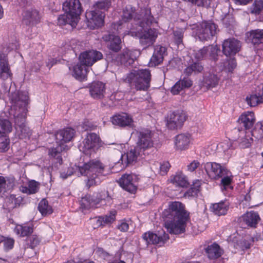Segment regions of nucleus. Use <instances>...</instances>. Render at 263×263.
<instances>
[{
    "instance_id": "72a5a7b5",
    "label": "nucleus",
    "mask_w": 263,
    "mask_h": 263,
    "mask_svg": "<svg viewBox=\"0 0 263 263\" xmlns=\"http://www.w3.org/2000/svg\"><path fill=\"white\" fill-rule=\"evenodd\" d=\"M249 41L255 45L263 43V29H255L248 32Z\"/></svg>"
},
{
    "instance_id": "603ef678",
    "label": "nucleus",
    "mask_w": 263,
    "mask_h": 263,
    "mask_svg": "<svg viewBox=\"0 0 263 263\" xmlns=\"http://www.w3.org/2000/svg\"><path fill=\"white\" fill-rule=\"evenodd\" d=\"M26 241L27 248H33L39 245L40 240L37 235H32L27 237Z\"/></svg>"
},
{
    "instance_id": "1a4fd4ad",
    "label": "nucleus",
    "mask_w": 263,
    "mask_h": 263,
    "mask_svg": "<svg viewBox=\"0 0 263 263\" xmlns=\"http://www.w3.org/2000/svg\"><path fill=\"white\" fill-rule=\"evenodd\" d=\"M100 146V138L95 133L88 134L79 146V150L86 156L95 153Z\"/></svg>"
},
{
    "instance_id": "a211bd4d",
    "label": "nucleus",
    "mask_w": 263,
    "mask_h": 263,
    "mask_svg": "<svg viewBox=\"0 0 263 263\" xmlns=\"http://www.w3.org/2000/svg\"><path fill=\"white\" fill-rule=\"evenodd\" d=\"M102 58L101 52L96 50H90L81 53L79 56V62L81 64L86 66H91L97 61Z\"/></svg>"
},
{
    "instance_id": "09e8293b",
    "label": "nucleus",
    "mask_w": 263,
    "mask_h": 263,
    "mask_svg": "<svg viewBox=\"0 0 263 263\" xmlns=\"http://www.w3.org/2000/svg\"><path fill=\"white\" fill-rule=\"evenodd\" d=\"M10 140L5 133L0 131V152L7 151L9 148Z\"/></svg>"
},
{
    "instance_id": "c85d7f7f",
    "label": "nucleus",
    "mask_w": 263,
    "mask_h": 263,
    "mask_svg": "<svg viewBox=\"0 0 263 263\" xmlns=\"http://www.w3.org/2000/svg\"><path fill=\"white\" fill-rule=\"evenodd\" d=\"M192 81L189 78H184L177 81L171 88V92L173 95H178L182 90L190 88L192 85Z\"/></svg>"
},
{
    "instance_id": "58836bf2",
    "label": "nucleus",
    "mask_w": 263,
    "mask_h": 263,
    "mask_svg": "<svg viewBox=\"0 0 263 263\" xmlns=\"http://www.w3.org/2000/svg\"><path fill=\"white\" fill-rule=\"evenodd\" d=\"M219 79L215 74H205L203 78L202 86L210 88L216 87L218 83Z\"/></svg>"
},
{
    "instance_id": "2eb2a0df",
    "label": "nucleus",
    "mask_w": 263,
    "mask_h": 263,
    "mask_svg": "<svg viewBox=\"0 0 263 263\" xmlns=\"http://www.w3.org/2000/svg\"><path fill=\"white\" fill-rule=\"evenodd\" d=\"M63 9L66 13L73 16V21L79 22L82 12V7L79 0H67L63 4Z\"/></svg>"
},
{
    "instance_id": "b1692460",
    "label": "nucleus",
    "mask_w": 263,
    "mask_h": 263,
    "mask_svg": "<svg viewBox=\"0 0 263 263\" xmlns=\"http://www.w3.org/2000/svg\"><path fill=\"white\" fill-rule=\"evenodd\" d=\"M260 220L258 213L251 211L247 212L240 218V223L242 227L255 228Z\"/></svg>"
},
{
    "instance_id": "473e14b6",
    "label": "nucleus",
    "mask_w": 263,
    "mask_h": 263,
    "mask_svg": "<svg viewBox=\"0 0 263 263\" xmlns=\"http://www.w3.org/2000/svg\"><path fill=\"white\" fill-rule=\"evenodd\" d=\"M255 121L254 114L252 111H248L242 114L238 119V122L246 129L250 128Z\"/></svg>"
},
{
    "instance_id": "a878e982",
    "label": "nucleus",
    "mask_w": 263,
    "mask_h": 263,
    "mask_svg": "<svg viewBox=\"0 0 263 263\" xmlns=\"http://www.w3.org/2000/svg\"><path fill=\"white\" fill-rule=\"evenodd\" d=\"M218 49L216 47L209 46L208 47H204L202 49H200L197 51H194L192 55H193V59L194 58L197 62L202 60L205 58L209 54L210 57L215 59V55L217 54ZM192 57H191V58Z\"/></svg>"
},
{
    "instance_id": "cd10ccee",
    "label": "nucleus",
    "mask_w": 263,
    "mask_h": 263,
    "mask_svg": "<svg viewBox=\"0 0 263 263\" xmlns=\"http://www.w3.org/2000/svg\"><path fill=\"white\" fill-rule=\"evenodd\" d=\"M105 86L101 82H93L89 86V92L93 99H101L104 97Z\"/></svg>"
},
{
    "instance_id": "680f3d73",
    "label": "nucleus",
    "mask_w": 263,
    "mask_h": 263,
    "mask_svg": "<svg viewBox=\"0 0 263 263\" xmlns=\"http://www.w3.org/2000/svg\"><path fill=\"white\" fill-rule=\"evenodd\" d=\"M118 229L121 232H126L129 229V224L127 221L125 220H122L119 221L118 225Z\"/></svg>"
},
{
    "instance_id": "5fc2aeb1",
    "label": "nucleus",
    "mask_w": 263,
    "mask_h": 263,
    "mask_svg": "<svg viewBox=\"0 0 263 263\" xmlns=\"http://www.w3.org/2000/svg\"><path fill=\"white\" fill-rule=\"evenodd\" d=\"M0 127L4 133H10L12 130V125L8 119H0Z\"/></svg>"
},
{
    "instance_id": "5701e85b",
    "label": "nucleus",
    "mask_w": 263,
    "mask_h": 263,
    "mask_svg": "<svg viewBox=\"0 0 263 263\" xmlns=\"http://www.w3.org/2000/svg\"><path fill=\"white\" fill-rule=\"evenodd\" d=\"M110 121L113 125L121 127H132L134 123L132 116L124 112L112 116L110 118Z\"/></svg>"
},
{
    "instance_id": "6ab92c4d",
    "label": "nucleus",
    "mask_w": 263,
    "mask_h": 263,
    "mask_svg": "<svg viewBox=\"0 0 263 263\" xmlns=\"http://www.w3.org/2000/svg\"><path fill=\"white\" fill-rule=\"evenodd\" d=\"M204 168L208 175L213 179L222 177L227 172V169L216 162H207L204 165Z\"/></svg>"
},
{
    "instance_id": "7ed1b4c3",
    "label": "nucleus",
    "mask_w": 263,
    "mask_h": 263,
    "mask_svg": "<svg viewBox=\"0 0 263 263\" xmlns=\"http://www.w3.org/2000/svg\"><path fill=\"white\" fill-rule=\"evenodd\" d=\"M74 174L86 177V185L88 187L99 184L105 175L104 166L96 160L86 161L82 165H74L68 167L66 172L63 171L61 173L60 176L65 179Z\"/></svg>"
},
{
    "instance_id": "9b49d317",
    "label": "nucleus",
    "mask_w": 263,
    "mask_h": 263,
    "mask_svg": "<svg viewBox=\"0 0 263 263\" xmlns=\"http://www.w3.org/2000/svg\"><path fill=\"white\" fill-rule=\"evenodd\" d=\"M138 134L137 149H140L146 156L148 154V149L153 147L154 144L151 132L148 129H144L139 131Z\"/></svg>"
},
{
    "instance_id": "f03ea898",
    "label": "nucleus",
    "mask_w": 263,
    "mask_h": 263,
    "mask_svg": "<svg viewBox=\"0 0 263 263\" xmlns=\"http://www.w3.org/2000/svg\"><path fill=\"white\" fill-rule=\"evenodd\" d=\"M9 100L12 103L9 115L14 119L15 136L21 139L29 138L31 130L26 124L28 96L26 93L15 91L11 92Z\"/></svg>"
},
{
    "instance_id": "dca6fc26",
    "label": "nucleus",
    "mask_w": 263,
    "mask_h": 263,
    "mask_svg": "<svg viewBox=\"0 0 263 263\" xmlns=\"http://www.w3.org/2000/svg\"><path fill=\"white\" fill-rule=\"evenodd\" d=\"M139 54L138 50H130L126 48L123 50L121 54H118L115 59H112V61L118 65L123 64L127 66L134 63Z\"/></svg>"
},
{
    "instance_id": "0e129e2a",
    "label": "nucleus",
    "mask_w": 263,
    "mask_h": 263,
    "mask_svg": "<svg viewBox=\"0 0 263 263\" xmlns=\"http://www.w3.org/2000/svg\"><path fill=\"white\" fill-rule=\"evenodd\" d=\"M14 240L12 238H7L4 240V248L6 250H9L13 247Z\"/></svg>"
},
{
    "instance_id": "412c9836",
    "label": "nucleus",
    "mask_w": 263,
    "mask_h": 263,
    "mask_svg": "<svg viewBox=\"0 0 263 263\" xmlns=\"http://www.w3.org/2000/svg\"><path fill=\"white\" fill-rule=\"evenodd\" d=\"M138 176L135 174H124L119 181L120 185L125 190L134 193L137 190Z\"/></svg>"
},
{
    "instance_id": "de8ad7c7",
    "label": "nucleus",
    "mask_w": 263,
    "mask_h": 263,
    "mask_svg": "<svg viewBox=\"0 0 263 263\" xmlns=\"http://www.w3.org/2000/svg\"><path fill=\"white\" fill-rule=\"evenodd\" d=\"M250 10L251 13L255 15H263V0H255Z\"/></svg>"
},
{
    "instance_id": "c756f323",
    "label": "nucleus",
    "mask_w": 263,
    "mask_h": 263,
    "mask_svg": "<svg viewBox=\"0 0 263 263\" xmlns=\"http://www.w3.org/2000/svg\"><path fill=\"white\" fill-rule=\"evenodd\" d=\"M239 133L240 136L238 139L239 146L242 148L249 147L253 141L251 136L254 135V133H251L243 130L239 131Z\"/></svg>"
},
{
    "instance_id": "423d86ee",
    "label": "nucleus",
    "mask_w": 263,
    "mask_h": 263,
    "mask_svg": "<svg viewBox=\"0 0 263 263\" xmlns=\"http://www.w3.org/2000/svg\"><path fill=\"white\" fill-rule=\"evenodd\" d=\"M191 29L193 35L201 41L210 39L216 34L217 30L216 24L210 21L193 25Z\"/></svg>"
},
{
    "instance_id": "79ce46f5",
    "label": "nucleus",
    "mask_w": 263,
    "mask_h": 263,
    "mask_svg": "<svg viewBox=\"0 0 263 263\" xmlns=\"http://www.w3.org/2000/svg\"><path fill=\"white\" fill-rule=\"evenodd\" d=\"M73 16L66 13L64 14L60 15L58 18V24L59 25H65L67 24H69L72 27H75L78 22L75 23L73 21Z\"/></svg>"
},
{
    "instance_id": "8fccbe9b",
    "label": "nucleus",
    "mask_w": 263,
    "mask_h": 263,
    "mask_svg": "<svg viewBox=\"0 0 263 263\" xmlns=\"http://www.w3.org/2000/svg\"><path fill=\"white\" fill-rule=\"evenodd\" d=\"M111 5V2L108 0H103L102 1L98 2L95 5V10L100 12H102L107 10Z\"/></svg>"
},
{
    "instance_id": "e2e57ef3",
    "label": "nucleus",
    "mask_w": 263,
    "mask_h": 263,
    "mask_svg": "<svg viewBox=\"0 0 263 263\" xmlns=\"http://www.w3.org/2000/svg\"><path fill=\"white\" fill-rule=\"evenodd\" d=\"M170 164L168 162H163L160 166V173L162 175H165L170 168Z\"/></svg>"
},
{
    "instance_id": "6e6552de",
    "label": "nucleus",
    "mask_w": 263,
    "mask_h": 263,
    "mask_svg": "<svg viewBox=\"0 0 263 263\" xmlns=\"http://www.w3.org/2000/svg\"><path fill=\"white\" fill-rule=\"evenodd\" d=\"M162 217H181L190 218V213L185 210L184 205L179 201H172L168 203L167 209L162 213Z\"/></svg>"
},
{
    "instance_id": "aec40b11",
    "label": "nucleus",
    "mask_w": 263,
    "mask_h": 263,
    "mask_svg": "<svg viewBox=\"0 0 263 263\" xmlns=\"http://www.w3.org/2000/svg\"><path fill=\"white\" fill-rule=\"evenodd\" d=\"M241 46L240 41L234 38H229L222 43V52L227 57L234 55L240 51Z\"/></svg>"
},
{
    "instance_id": "69168bd1",
    "label": "nucleus",
    "mask_w": 263,
    "mask_h": 263,
    "mask_svg": "<svg viewBox=\"0 0 263 263\" xmlns=\"http://www.w3.org/2000/svg\"><path fill=\"white\" fill-rule=\"evenodd\" d=\"M96 253L102 257L105 258L108 255V253L104 251L102 248H98L96 251Z\"/></svg>"
},
{
    "instance_id": "9d476101",
    "label": "nucleus",
    "mask_w": 263,
    "mask_h": 263,
    "mask_svg": "<svg viewBox=\"0 0 263 263\" xmlns=\"http://www.w3.org/2000/svg\"><path fill=\"white\" fill-rule=\"evenodd\" d=\"M14 48L10 46L4 47L3 49L0 50V79L5 80L12 76L10 66L7 58V53Z\"/></svg>"
},
{
    "instance_id": "a19ab883",
    "label": "nucleus",
    "mask_w": 263,
    "mask_h": 263,
    "mask_svg": "<svg viewBox=\"0 0 263 263\" xmlns=\"http://www.w3.org/2000/svg\"><path fill=\"white\" fill-rule=\"evenodd\" d=\"M170 182L176 186L185 187L187 185V182L185 176L181 172H178L170 177Z\"/></svg>"
},
{
    "instance_id": "6e6d98bb",
    "label": "nucleus",
    "mask_w": 263,
    "mask_h": 263,
    "mask_svg": "<svg viewBox=\"0 0 263 263\" xmlns=\"http://www.w3.org/2000/svg\"><path fill=\"white\" fill-rule=\"evenodd\" d=\"M183 36V29H178L174 31V39L178 46L182 43Z\"/></svg>"
},
{
    "instance_id": "f257e3e1",
    "label": "nucleus",
    "mask_w": 263,
    "mask_h": 263,
    "mask_svg": "<svg viewBox=\"0 0 263 263\" xmlns=\"http://www.w3.org/2000/svg\"><path fill=\"white\" fill-rule=\"evenodd\" d=\"M154 23L157 22L149 8L136 11L131 5H127L123 9L122 20L112 24V33L104 35L102 39L107 48L115 52L122 48L121 40L116 34L137 37L142 46L147 47L154 44L158 35L157 29L149 28Z\"/></svg>"
},
{
    "instance_id": "7c9ffc66",
    "label": "nucleus",
    "mask_w": 263,
    "mask_h": 263,
    "mask_svg": "<svg viewBox=\"0 0 263 263\" xmlns=\"http://www.w3.org/2000/svg\"><path fill=\"white\" fill-rule=\"evenodd\" d=\"M205 251L208 257L210 259H215L218 258L223 254L222 249L215 242L209 245L205 249Z\"/></svg>"
},
{
    "instance_id": "bf43d9fd",
    "label": "nucleus",
    "mask_w": 263,
    "mask_h": 263,
    "mask_svg": "<svg viewBox=\"0 0 263 263\" xmlns=\"http://www.w3.org/2000/svg\"><path fill=\"white\" fill-rule=\"evenodd\" d=\"M200 182L198 181L197 185H194L193 187H191L186 193L185 196H194L197 194L199 191L200 188Z\"/></svg>"
},
{
    "instance_id": "49530a36",
    "label": "nucleus",
    "mask_w": 263,
    "mask_h": 263,
    "mask_svg": "<svg viewBox=\"0 0 263 263\" xmlns=\"http://www.w3.org/2000/svg\"><path fill=\"white\" fill-rule=\"evenodd\" d=\"M221 190H226L228 189H232L231 186V183L232 181V176L231 173L227 170V173L224 174V175L221 177Z\"/></svg>"
},
{
    "instance_id": "37998d69",
    "label": "nucleus",
    "mask_w": 263,
    "mask_h": 263,
    "mask_svg": "<svg viewBox=\"0 0 263 263\" xmlns=\"http://www.w3.org/2000/svg\"><path fill=\"white\" fill-rule=\"evenodd\" d=\"M193 63L187 66L184 70V73L187 76L191 75L192 73L200 72L203 70V66L198 62H194V59L192 58Z\"/></svg>"
},
{
    "instance_id": "39448f33",
    "label": "nucleus",
    "mask_w": 263,
    "mask_h": 263,
    "mask_svg": "<svg viewBox=\"0 0 263 263\" xmlns=\"http://www.w3.org/2000/svg\"><path fill=\"white\" fill-rule=\"evenodd\" d=\"M126 80L133 84L137 90L146 91L150 87L151 72L147 69L134 70L127 74Z\"/></svg>"
},
{
    "instance_id": "4468645a",
    "label": "nucleus",
    "mask_w": 263,
    "mask_h": 263,
    "mask_svg": "<svg viewBox=\"0 0 263 263\" xmlns=\"http://www.w3.org/2000/svg\"><path fill=\"white\" fill-rule=\"evenodd\" d=\"M88 28L94 29L102 26L104 23V13L97 10L87 11L85 14Z\"/></svg>"
},
{
    "instance_id": "2f4dec72",
    "label": "nucleus",
    "mask_w": 263,
    "mask_h": 263,
    "mask_svg": "<svg viewBox=\"0 0 263 263\" xmlns=\"http://www.w3.org/2000/svg\"><path fill=\"white\" fill-rule=\"evenodd\" d=\"M88 68L80 62L73 66L72 76L79 81H84L86 77Z\"/></svg>"
},
{
    "instance_id": "338daca9",
    "label": "nucleus",
    "mask_w": 263,
    "mask_h": 263,
    "mask_svg": "<svg viewBox=\"0 0 263 263\" xmlns=\"http://www.w3.org/2000/svg\"><path fill=\"white\" fill-rule=\"evenodd\" d=\"M6 181L5 178L0 176V193L5 189Z\"/></svg>"
},
{
    "instance_id": "4d7b16f0",
    "label": "nucleus",
    "mask_w": 263,
    "mask_h": 263,
    "mask_svg": "<svg viewBox=\"0 0 263 263\" xmlns=\"http://www.w3.org/2000/svg\"><path fill=\"white\" fill-rule=\"evenodd\" d=\"M236 67V62L234 58H231L226 62L224 69L228 72H232Z\"/></svg>"
},
{
    "instance_id": "774afa93",
    "label": "nucleus",
    "mask_w": 263,
    "mask_h": 263,
    "mask_svg": "<svg viewBox=\"0 0 263 263\" xmlns=\"http://www.w3.org/2000/svg\"><path fill=\"white\" fill-rule=\"evenodd\" d=\"M57 60L54 59H49L47 63V66L50 69L54 64L57 63Z\"/></svg>"
},
{
    "instance_id": "864d4df0",
    "label": "nucleus",
    "mask_w": 263,
    "mask_h": 263,
    "mask_svg": "<svg viewBox=\"0 0 263 263\" xmlns=\"http://www.w3.org/2000/svg\"><path fill=\"white\" fill-rule=\"evenodd\" d=\"M22 199H23L21 196H16V195L13 194L10 195L7 198L8 202H9L12 204L11 208H14L19 205L22 202Z\"/></svg>"
},
{
    "instance_id": "20e7f679",
    "label": "nucleus",
    "mask_w": 263,
    "mask_h": 263,
    "mask_svg": "<svg viewBox=\"0 0 263 263\" xmlns=\"http://www.w3.org/2000/svg\"><path fill=\"white\" fill-rule=\"evenodd\" d=\"M75 132L74 130L70 127L65 128L59 130L55 134L56 142L58 146L55 148H52L49 150V155L50 157L55 158L57 162L61 164L62 158L60 153L66 149V145L65 144L71 140L73 138Z\"/></svg>"
},
{
    "instance_id": "4c0bfd02",
    "label": "nucleus",
    "mask_w": 263,
    "mask_h": 263,
    "mask_svg": "<svg viewBox=\"0 0 263 263\" xmlns=\"http://www.w3.org/2000/svg\"><path fill=\"white\" fill-rule=\"evenodd\" d=\"M39 19V12L35 9H30L24 12L23 20L26 23L34 24L38 22Z\"/></svg>"
},
{
    "instance_id": "a18cd8bd",
    "label": "nucleus",
    "mask_w": 263,
    "mask_h": 263,
    "mask_svg": "<svg viewBox=\"0 0 263 263\" xmlns=\"http://www.w3.org/2000/svg\"><path fill=\"white\" fill-rule=\"evenodd\" d=\"M38 209L43 216H46L52 213L53 210L51 206L49 205L48 201L42 199L39 203Z\"/></svg>"
},
{
    "instance_id": "c03bdc74",
    "label": "nucleus",
    "mask_w": 263,
    "mask_h": 263,
    "mask_svg": "<svg viewBox=\"0 0 263 263\" xmlns=\"http://www.w3.org/2000/svg\"><path fill=\"white\" fill-rule=\"evenodd\" d=\"M116 212L111 211L109 214L104 216L99 217L97 220V223L99 226H103L112 223L116 218Z\"/></svg>"
},
{
    "instance_id": "f3484780",
    "label": "nucleus",
    "mask_w": 263,
    "mask_h": 263,
    "mask_svg": "<svg viewBox=\"0 0 263 263\" xmlns=\"http://www.w3.org/2000/svg\"><path fill=\"white\" fill-rule=\"evenodd\" d=\"M145 155L141 152L140 149H137L136 146L131 148L129 152L124 154H122L120 161L122 166L121 169L126 167L127 164L132 163L137 160L143 159Z\"/></svg>"
},
{
    "instance_id": "bb28decb",
    "label": "nucleus",
    "mask_w": 263,
    "mask_h": 263,
    "mask_svg": "<svg viewBox=\"0 0 263 263\" xmlns=\"http://www.w3.org/2000/svg\"><path fill=\"white\" fill-rule=\"evenodd\" d=\"M166 54V48L160 45L155 47L154 52L150 60V64L152 66H157L161 64Z\"/></svg>"
},
{
    "instance_id": "e433bc0d",
    "label": "nucleus",
    "mask_w": 263,
    "mask_h": 263,
    "mask_svg": "<svg viewBox=\"0 0 263 263\" xmlns=\"http://www.w3.org/2000/svg\"><path fill=\"white\" fill-rule=\"evenodd\" d=\"M14 232L20 237L28 236L33 232V227L31 224H17Z\"/></svg>"
},
{
    "instance_id": "13d9d810",
    "label": "nucleus",
    "mask_w": 263,
    "mask_h": 263,
    "mask_svg": "<svg viewBox=\"0 0 263 263\" xmlns=\"http://www.w3.org/2000/svg\"><path fill=\"white\" fill-rule=\"evenodd\" d=\"M185 2H187L194 4L199 7H208L210 5V0H183Z\"/></svg>"
},
{
    "instance_id": "ea45409f",
    "label": "nucleus",
    "mask_w": 263,
    "mask_h": 263,
    "mask_svg": "<svg viewBox=\"0 0 263 263\" xmlns=\"http://www.w3.org/2000/svg\"><path fill=\"white\" fill-rule=\"evenodd\" d=\"M40 184L34 180H30L28 183V186H21L20 190L22 192L27 194H33L38 192Z\"/></svg>"
},
{
    "instance_id": "0eeeda50",
    "label": "nucleus",
    "mask_w": 263,
    "mask_h": 263,
    "mask_svg": "<svg viewBox=\"0 0 263 263\" xmlns=\"http://www.w3.org/2000/svg\"><path fill=\"white\" fill-rule=\"evenodd\" d=\"M164 221V227L170 234H180L185 231L187 222L190 218L185 217H163Z\"/></svg>"
},
{
    "instance_id": "052dcab7",
    "label": "nucleus",
    "mask_w": 263,
    "mask_h": 263,
    "mask_svg": "<svg viewBox=\"0 0 263 263\" xmlns=\"http://www.w3.org/2000/svg\"><path fill=\"white\" fill-rule=\"evenodd\" d=\"M202 165H200L199 162L197 160H193L187 165V170L190 172H193L197 168H202Z\"/></svg>"
},
{
    "instance_id": "ddd939ff",
    "label": "nucleus",
    "mask_w": 263,
    "mask_h": 263,
    "mask_svg": "<svg viewBox=\"0 0 263 263\" xmlns=\"http://www.w3.org/2000/svg\"><path fill=\"white\" fill-rule=\"evenodd\" d=\"M143 239L147 245L153 244L162 246L169 239V236L163 230L157 234L147 232L143 234Z\"/></svg>"
},
{
    "instance_id": "3c124183",
    "label": "nucleus",
    "mask_w": 263,
    "mask_h": 263,
    "mask_svg": "<svg viewBox=\"0 0 263 263\" xmlns=\"http://www.w3.org/2000/svg\"><path fill=\"white\" fill-rule=\"evenodd\" d=\"M218 147L221 148L226 155L231 156L233 154L232 145L228 141H225L218 144Z\"/></svg>"
},
{
    "instance_id": "f704fd0d",
    "label": "nucleus",
    "mask_w": 263,
    "mask_h": 263,
    "mask_svg": "<svg viewBox=\"0 0 263 263\" xmlns=\"http://www.w3.org/2000/svg\"><path fill=\"white\" fill-rule=\"evenodd\" d=\"M246 100L250 106H256L263 102V95L257 88L252 94L248 96Z\"/></svg>"
},
{
    "instance_id": "4be33fe9",
    "label": "nucleus",
    "mask_w": 263,
    "mask_h": 263,
    "mask_svg": "<svg viewBox=\"0 0 263 263\" xmlns=\"http://www.w3.org/2000/svg\"><path fill=\"white\" fill-rule=\"evenodd\" d=\"M185 119L184 114L182 111L177 110L168 115L166 125L171 129H177L182 125Z\"/></svg>"
},
{
    "instance_id": "c9c22d12",
    "label": "nucleus",
    "mask_w": 263,
    "mask_h": 263,
    "mask_svg": "<svg viewBox=\"0 0 263 263\" xmlns=\"http://www.w3.org/2000/svg\"><path fill=\"white\" fill-rule=\"evenodd\" d=\"M229 203L228 201H221L213 204L210 206V210L215 214L218 216L225 215L228 210Z\"/></svg>"
},
{
    "instance_id": "f8f14e48",
    "label": "nucleus",
    "mask_w": 263,
    "mask_h": 263,
    "mask_svg": "<svg viewBox=\"0 0 263 263\" xmlns=\"http://www.w3.org/2000/svg\"><path fill=\"white\" fill-rule=\"evenodd\" d=\"M111 198L109 196L107 191L102 192L97 199L95 200L90 196H86L82 199V204L86 209H89L97 206V204L101 203V204H110Z\"/></svg>"
},
{
    "instance_id": "393cba45",
    "label": "nucleus",
    "mask_w": 263,
    "mask_h": 263,
    "mask_svg": "<svg viewBox=\"0 0 263 263\" xmlns=\"http://www.w3.org/2000/svg\"><path fill=\"white\" fill-rule=\"evenodd\" d=\"M191 136L189 134H180L174 139V148L176 150L182 151L189 148L191 143Z\"/></svg>"
}]
</instances>
